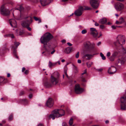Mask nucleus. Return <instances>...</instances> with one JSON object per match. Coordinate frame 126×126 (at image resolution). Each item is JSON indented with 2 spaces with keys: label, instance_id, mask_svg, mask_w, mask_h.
Segmentation results:
<instances>
[{
  "label": "nucleus",
  "instance_id": "ea45409f",
  "mask_svg": "<svg viewBox=\"0 0 126 126\" xmlns=\"http://www.w3.org/2000/svg\"><path fill=\"white\" fill-rule=\"evenodd\" d=\"M13 115H10L9 117V119L10 120H11L13 119Z\"/></svg>",
  "mask_w": 126,
  "mask_h": 126
},
{
  "label": "nucleus",
  "instance_id": "f03ea898",
  "mask_svg": "<svg viewBox=\"0 0 126 126\" xmlns=\"http://www.w3.org/2000/svg\"><path fill=\"white\" fill-rule=\"evenodd\" d=\"M63 115V110L62 109H56L53 110L52 113L49 116V118H52L54 120L55 117L59 118L62 117Z\"/></svg>",
  "mask_w": 126,
  "mask_h": 126
},
{
  "label": "nucleus",
  "instance_id": "6e6d98bb",
  "mask_svg": "<svg viewBox=\"0 0 126 126\" xmlns=\"http://www.w3.org/2000/svg\"><path fill=\"white\" fill-rule=\"evenodd\" d=\"M78 62L79 63H81V61L80 60H78Z\"/></svg>",
  "mask_w": 126,
  "mask_h": 126
},
{
  "label": "nucleus",
  "instance_id": "8fccbe9b",
  "mask_svg": "<svg viewBox=\"0 0 126 126\" xmlns=\"http://www.w3.org/2000/svg\"><path fill=\"white\" fill-rule=\"evenodd\" d=\"M103 70L102 68L99 69H97V71L99 72H101Z\"/></svg>",
  "mask_w": 126,
  "mask_h": 126
},
{
  "label": "nucleus",
  "instance_id": "79ce46f5",
  "mask_svg": "<svg viewBox=\"0 0 126 126\" xmlns=\"http://www.w3.org/2000/svg\"><path fill=\"white\" fill-rule=\"evenodd\" d=\"M79 52H78L76 54V57L78 58H79Z\"/></svg>",
  "mask_w": 126,
  "mask_h": 126
},
{
  "label": "nucleus",
  "instance_id": "bf43d9fd",
  "mask_svg": "<svg viewBox=\"0 0 126 126\" xmlns=\"http://www.w3.org/2000/svg\"><path fill=\"white\" fill-rule=\"evenodd\" d=\"M25 70V67H23L22 68V71L23 72Z\"/></svg>",
  "mask_w": 126,
  "mask_h": 126
},
{
  "label": "nucleus",
  "instance_id": "4c0bfd02",
  "mask_svg": "<svg viewBox=\"0 0 126 126\" xmlns=\"http://www.w3.org/2000/svg\"><path fill=\"white\" fill-rule=\"evenodd\" d=\"M87 72V69H86L84 70V71L83 72L82 74V75L81 76H83V75L84 74H85L86 76L87 75V74L86 73Z\"/></svg>",
  "mask_w": 126,
  "mask_h": 126
},
{
  "label": "nucleus",
  "instance_id": "49530a36",
  "mask_svg": "<svg viewBox=\"0 0 126 126\" xmlns=\"http://www.w3.org/2000/svg\"><path fill=\"white\" fill-rule=\"evenodd\" d=\"M29 71L28 70H26L25 71L24 73L25 74H27L29 73Z\"/></svg>",
  "mask_w": 126,
  "mask_h": 126
},
{
  "label": "nucleus",
  "instance_id": "9b49d317",
  "mask_svg": "<svg viewBox=\"0 0 126 126\" xmlns=\"http://www.w3.org/2000/svg\"><path fill=\"white\" fill-rule=\"evenodd\" d=\"M114 7L116 9L117 11H120L124 8V5L120 2H117L115 4Z\"/></svg>",
  "mask_w": 126,
  "mask_h": 126
},
{
  "label": "nucleus",
  "instance_id": "c03bdc74",
  "mask_svg": "<svg viewBox=\"0 0 126 126\" xmlns=\"http://www.w3.org/2000/svg\"><path fill=\"white\" fill-rule=\"evenodd\" d=\"M9 37H11L12 38H14V36L13 34H10Z\"/></svg>",
  "mask_w": 126,
  "mask_h": 126
},
{
  "label": "nucleus",
  "instance_id": "72a5a7b5",
  "mask_svg": "<svg viewBox=\"0 0 126 126\" xmlns=\"http://www.w3.org/2000/svg\"><path fill=\"white\" fill-rule=\"evenodd\" d=\"M115 58L114 57H112V55L109 58V59L110 61H113L114 60Z\"/></svg>",
  "mask_w": 126,
  "mask_h": 126
},
{
  "label": "nucleus",
  "instance_id": "052dcab7",
  "mask_svg": "<svg viewBox=\"0 0 126 126\" xmlns=\"http://www.w3.org/2000/svg\"><path fill=\"white\" fill-rule=\"evenodd\" d=\"M123 50L124 53H126V49H123Z\"/></svg>",
  "mask_w": 126,
  "mask_h": 126
},
{
  "label": "nucleus",
  "instance_id": "9d476101",
  "mask_svg": "<svg viewBox=\"0 0 126 126\" xmlns=\"http://www.w3.org/2000/svg\"><path fill=\"white\" fill-rule=\"evenodd\" d=\"M90 3L91 6L94 9L97 8L99 4L98 0H90Z\"/></svg>",
  "mask_w": 126,
  "mask_h": 126
},
{
  "label": "nucleus",
  "instance_id": "7c9ffc66",
  "mask_svg": "<svg viewBox=\"0 0 126 126\" xmlns=\"http://www.w3.org/2000/svg\"><path fill=\"white\" fill-rule=\"evenodd\" d=\"M22 103L25 104H26L28 103V101L26 99H22Z\"/></svg>",
  "mask_w": 126,
  "mask_h": 126
},
{
  "label": "nucleus",
  "instance_id": "4468645a",
  "mask_svg": "<svg viewBox=\"0 0 126 126\" xmlns=\"http://www.w3.org/2000/svg\"><path fill=\"white\" fill-rule=\"evenodd\" d=\"M54 104L53 100L51 98H49L48 99L46 103V105L49 107H52Z\"/></svg>",
  "mask_w": 126,
  "mask_h": 126
},
{
  "label": "nucleus",
  "instance_id": "13d9d810",
  "mask_svg": "<svg viewBox=\"0 0 126 126\" xmlns=\"http://www.w3.org/2000/svg\"><path fill=\"white\" fill-rule=\"evenodd\" d=\"M32 94H30L29 95V98H31L32 97Z\"/></svg>",
  "mask_w": 126,
  "mask_h": 126
},
{
  "label": "nucleus",
  "instance_id": "58836bf2",
  "mask_svg": "<svg viewBox=\"0 0 126 126\" xmlns=\"http://www.w3.org/2000/svg\"><path fill=\"white\" fill-rule=\"evenodd\" d=\"M111 54L110 53V52H108L107 54H106V56L108 57L109 58V57L110 56Z\"/></svg>",
  "mask_w": 126,
  "mask_h": 126
},
{
  "label": "nucleus",
  "instance_id": "f704fd0d",
  "mask_svg": "<svg viewBox=\"0 0 126 126\" xmlns=\"http://www.w3.org/2000/svg\"><path fill=\"white\" fill-rule=\"evenodd\" d=\"M119 21H120V22H121V23L123 22H124L123 18L122 17H121V18H120L119 20Z\"/></svg>",
  "mask_w": 126,
  "mask_h": 126
},
{
  "label": "nucleus",
  "instance_id": "f8f14e48",
  "mask_svg": "<svg viewBox=\"0 0 126 126\" xmlns=\"http://www.w3.org/2000/svg\"><path fill=\"white\" fill-rule=\"evenodd\" d=\"M82 8V6H79L78 9L75 12L74 14L76 16H80L82 15L83 11Z\"/></svg>",
  "mask_w": 126,
  "mask_h": 126
},
{
  "label": "nucleus",
  "instance_id": "393cba45",
  "mask_svg": "<svg viewBox=\"0 0 126 126\" xmlns=\"http://www.w3.org/2000/svg\"><path fill=\"white\" fill-rule=\"evenodd\" d=\"M125 61V60L124 59H119L117 60V63H120L121 64H123Z\"/></svg>",
  "mask_w": 126,
  "mask_h": 126
},
{
  "label": "nucleus",
  "instance_id": "37998d69",
  "mask_svg": "<svg viewBox=\"0 0 126 126\" xmlns=\"http://www.w3.org/2000/svg\"><path fill=\"white\" fill-rule=\"evenodd\" d=\"M100 28L102 29H103L104 28V25H100Z\"/></svg>",
  "mask_w": 126,
  "mask_h": 126
},
{
  "label": "nucleus",
  "instance_id": "f257e3e1",
  "mask_svg": "<svg viewBox=\"0 0 126 126\" xmlns=\"http://www.w3.org/2000/svg\"><path fill=\"white\" fill-rule=\"evenodd\" d=\"M53 38V36L49 32L45 33L41 38L40 41L41 43L43 44L44 47L48 51H50L47 49L46 46L47 43Z\"/></svg>",
  "mask_w": 126,
  "mask_h": 126
},
{
  "label": "nucleus",
  "instance_id": "c9c22d12",
  "mask_svg": "<svg viewBox=\"0 0 126 126\" xmlns=\"http://www.w3.org/2000/svg\"><path fill=\"white\" fill-rule=\"evenodd\" d=\"M87 32V31L86 30L84 29L82 30L81 31V33L82 34H84Z\"/></svg>",
  "mask_w": 126,
  "mask_h": 126
},
{
  "label": "nucleus",
  "instance_id": "0e129e2a",
  "mask_svg": "<svg viewBox=\"0 0 126 126\" xmlns=\"http://www.w3.org/2000/svg\"><path fill=\"white\" fill-rule=\"evenodd\" d=\"M10 75L9 73L7 74V77H10Z\"/></svg>",
  "mask_w": 126,
  "mask_h": 126
},
{
  "label": "nucleus",
  "instance_id": "680f3d73",
  "mask_svg": "<svg viewBox=\"0 0 126 126\" xmlns=\"http://www.w3.org/2000/svg\"><path fill=\"white\" fill-rule=\"evenodd\" d=\"M37 126H44L42 124H39Z\"/></svg>",
  "mask_w": 126,
  "mask_h": 126
},
{
  "label": "nucleus",
  "instance_id": "b1692460",
  "mask_svg": "<svg viewBox=\"0 0 126 126\" xmlns=\"http://www.w3.org/2000/svg\"><path fill=\"white\" fill-rule=\"evenodd\" d=\"M83 8V11L84 10H90L92 9V8L88 6H82Z\"/></svg>",
  "mask_w": 126,
  "mask_h": 126
},
{
  "label": "nucleus",
  "instance_id": "09e8293b",
  "mask_svg": "<svg viewBox=\"0 0 126 126\" xmlns=\"http://www.w3.org/2000/svg\"><path fill=\"white\" fill-rule=\"evenodd\" d=\"M94 25L95 26H98L99 24L97 23L96 22H95V23L94 24Z\"/></svg>",
  "mask_w": 126,
  "mask_h": 126
},
{
  "label": "nucleus",
  "instance_id": "c756f323",
  "mask_svg": "<svg viewBox=\"0 0 126 126\" xmlns=\"http://www.w3.org/2000/svg\"><path fill=\"white\" fill-rule=\"evenodd\" d=\"M100 55L103 60H105L106 59L105 57L104 56V55L102 53H100Z\"/></svg>",
  "mask_w": 126,
  "mask_h": 126
},
{
  "label": "nucleus",
  "instance_id": "338daca9",
  "mask_svg": "<svg viewBox=\"0 0 126 126\" xmlns=\"http://www.w3.org/2000/svg\"><path fill=\"white\" fill-rule=\"evenodd\" d=\"M57 63H58L59 64H60V61H58L57 62Z\"/></svg>",
  "mask_w": 126,
  "mask_h": 126
},
{
  "label": "nucleus",
  "instance_id": "39448f33",
  "mask_svg": "<svg viewBox=\"0 0 126 126\" xmlns=\"http://www.w3.org/2000/svg\"><path fill=\"white\" fill-rule=\"evenodd\" d=\"M84 46L88 48L90 53H93L95 52V45L94 43L91 44L89 42L87 41L84 43Z\"/></svg>",
  "mask_w": 126,
  "mask_h": 126
},
{
  "label": "nucleus",
  "instance_id": "e433bc0d",
  "mask_svg": "<svg viewBox=\"0 0 126 126\" xmlns=\"http://www.w3.org/2000/svg\"><path fill=\"white\" fill-rule=\"evenodd\" d=\"M117 53L116 52H115L112 54V57H114L115 58V57L117 56Z\"/></svg>",
  "mask_w": 126,
  "mask_h": 126
},
{
  "label": "nucleus",
  "instance_id": "20e7f679",
  "mask_svg": "<svg viewBox=\"0 0 126 126\" xmlns=\"http://www.w3.org/2000/svg\"><path fill=\"white\" fill-rule=\"evenodd\" d=\"M26 20L22 23V26L24 27H26L28 30L29 31L31 30V28L29 27L30 24L32 22V17L28 16L25 17Z\"/></svg>",
  "mask_w": 126,
  "mask_h": 126
},
{
  "label": "nucleus",
  "instance_id": "603ef678",
  "mask_svg": "<svg viewBox=\"0 0 126 126\" xmlns=\"http://www.w3.org/2000/svg\"><path fill=\"white\" fill-rule=\"evenodd\" d=\"M24 92L23 91L21 92L20 94V95H22L23 94H24Z\"/></svg>",
  "mask_w": 126,
  "mask_h": 126
},
{
  "label": "nucleus",
  "instance_id": "a19ab883",
  "mask_svg": "<svg viewBox=\"0 0 126 126\" xmlns=\"http://www.w3.org/2000/svg\"><path fill=\"white\" fill-rule=\"evenodd\" d=\"M116 27H120V26H114V25H112V26H111V28L113 29H115L116 28Z\"/></svg>",
  "mask_w": 126,
  "mask_h": 126
},
{
  "label": "nucleus",
  "instance_id": "4d7b16f0",
  "mask_svg": "<svg viewBox=\"0 0 126 126\" xmlns=\"http://www.w3.org/2000/svg\"><path fill=\"white\" fill-rule=\"evenodd\" d=\"M55 52V50H53L52 52H51V54H53Z\"/></svg>",
  "mask_w": 126,
  "mask_h": 126
},
{
  "label": "nucleus",
  "instance_id": "f3484780",
  "mask_svg": "<svg viewBox=\"0 0 126 126\" xmlns=\"http://www.w3.org/2000/svg\"><path fill=\"white\" fill-rule=\"evenodd\" d=\"M9 23L11 26L13 28H16L17 23L16 21L14 19H11L9 20Z\"/></svg>",
  "mask_w": 126,
  "mask_h": 126
},
{
  "label": "nucleus",
  "instance_id": "bb28decb",
  "mask_svg": "<svg viewBox=\"0 0 126 126\" xmlns=\"http://www.w3.org/2000/svg\"><path fill=\"white\" fill-rule=\"evenodd\" d=\"M16 32L17 33L16 35L17 36L21 35L23 33V32L22 31L18 32L17 30H16Z\"/></svg>",
  "mask_w": 126,
  "mask_h": 126
},
{
  "label": "nucleus",
  "instance_id": "cd10ccee",
  "mask_svg": "<svg viewBox=\"0 0 126 126\" xmlns=\"http://www.w3.org/2000/svg\"><path fill=\"white\" fill-rule=\"evenodd\" d=\"M67 67L66 65L64 67V73H65V75L66 76V77L68 78V75L67 73Z\"/></svg>",
  "mask_w": 126,
  "mask_h": 126
},
{
  "label": "nucleus",
  "instance_id": "7ed1b4c3",
  "mask_svg": "<svg viewBox=\"0 0 126 126\" xmlns=\"http://www.w3.org/2000/svg\"><path fill=\"white\" fill-rule=\"evenodd\" d=\"M60 74L57 72H55L52 74L51 76L50 82L52 84L56 85L59 82Z\"/></svg>",
  "mask_w": 126,
  "mask_h": 126
},
{
  "label": "nucleus",
  "instance_id": "a878e982",
  "mask_svg": "<svg viewBox=\"0 0 126 126\" xmlns=\"http://www.w3.org/2000/svg\"><path fill=\"white\" fill-rule=\"evenodd\" d=\"M86 64L87 67L88 68H90L93 64V63L92 62H89L86 63Z\"/></svg>",
  "mask_w": 126,
  "mask_h": 126
},
{
  "label": "nucleus",
  "instance_id": "aec40b11",
  "mask_svg": "<svg viewBox=\"0 0 126 126\" xmlns=\"http://www.w3.org/2000/svg\"><path fill=\"white\" fill-rule=\"evenodd\" d=\"M44 85L47 88H49L52 86L53 85L50 82L46 81L44 84Z\"/></svg>",
  "mask_w": 126,
  "mask_h": 126
},
{
  "label": "nucleus",
  "instance_id": "69168bd1",
  "mask_svg": "<svg viewBox=\"0 0 126 126\" xmlns=\"http://www.w3.org/2000/svg\"><path fill=\"white\" fill-rule=\"evenodd\" d=\"M105 123L106 124L108 123L109 122V121L108 120H106L105 122Z\"/></svg>",
  "mask_w": 126,
  "mask_h": 126
},
{
  "label": "nucleus",
  "instance_id": "2eb2a0df",
  "mask_svg": "<svg viewBox=\"0 0 126 126\" xmlns=\"http://www.w3.org/2000/svg\"><path fill=\"white\" fill-rule=\"evenodd\" d=\"M20 44V43L19 42H17L16 41L14 42V45L15 46H16V47H15L14 46H13L12 47V49H14L13 51V53L14 55L16 56V58H18V57L17 56L16 52V49L17 48V47Z\"/></svg>",
  "mask_w": 126,
  "mask_h": 126
},
{
  "label": "nucleus",
  "instance_id": "dca6fc26",
  "mask_svg": "<svg viewBox=\"0 0 126 126\" xmlns=\"http://www.w3.org/2000/svg\"><path fill=\"white\" fill-rule=\"evenodd\" d=\"M116 71V68L113 66H112L109 68L108 72L109 74L112 75Z\"/></svg>",
  "mask_w": 126,
  "mask_h": 126
},
{
  "label": "nucleus",
  "instance_id": "e2e57ef3",
  "mask_svg": "<svg viewBox=\"0 0 126 126\" xmlns=\"http://www.w3.org/2000/svg\"><path fill=\"white\" fill-rule=\"evenodd\" d=\"M38 20V21L39 23H41V20L39 18Z\"/></svg>",
  "mask_w": 126,
  "mask_h": 126
},
{
  "label": "nucleus",
  "instance_id": "c85d7f7f",
  "mask_svg": "<svg viewBox=\"0 0 126 126\" xmlns=\"http://www.w3.org/2000/svg\"><path fill=\"white\" fill-rule=\"evenodd\" d=\"M81 78L82 81L83 82H86V80H85V77L84 76H81Z\"/></svg>",
  "mask_w": 126,
  "mask_h": 126
},
{
  "label": "nucleus",
  "instance_id": "de8ad7c7",
  "mask_svg": "<svg viewBox=\"0 0 126 126\" xmlns=\"http://www.w3.org/2000/svg\"><path fill=\"white\" fill-rule=\"evenodd\" d=\"M116 24H121V22H120L119 21H116Z\"/></svg>",
  "mask_w": 126,
  "mask_h": 126
},
{
  "label": "nucleus",
  "instance_id": "5701e85b",
  "mask_svg": "<svg viewBox=\"0 0 126 126\" xmlns=\"http://www.w3.org/2000/svg\"><path fill=\"white\" fill-rule=\"evenodd\" d=\"M72 49L71 47H68L66 48L65 50V52L66 53H70Z\"/></svg>",
  "mask_w": 126,
  "mask_h": 126
},
{
  "label": "nucleus",
  "instance_id": "1a4fd4ad",
  "mask_svg": "<svg viewBox=\"0 0 126 126\" xmlns=\"http://www.w3.org/2000/svg\"><path fill=\"white\" fill-rule=\"evenodd\" d=\"M84 89L80 87V85L79 84L75 85V93L77 94H80L84 91Z\"/></svg>",
  "mask_w": 126,
  "mask_h": 126
},
{
  "label": "nucleus",
  "instance_id": "423d86ee",
  "mask_svg": "<svg viewBox=\"0 0 126 126\" xmlns=\"http://www.w3.org/2000/svg\"><path fill=\"white\" fill-rule=\"evenodd\" d=\"M117 39V41L114 43L116 46H117L119 44L122 45L125 43V40L124 36L119 35L118 36Z\"/></svg>",
  "mask_w": 126,
  "mask_h": 126
},
{
  "label": "nucleus",
  "instance_id": "5fc2aeb1",
  "mask_svg": "<svg viewBox=\"0 0 126 126\" xmlns=\"http://www.w3.org/2000/svg\"><path fill=\"white\" fill-rule=\"evenodd\" d=\"M67 44L69 46H71L72 45L70 43L68 42L67 43Z\"/></svg>",
  "mask_w": 126,
  "mask_h": 126
},
{
  "label": "nucleus",
  "instance_id": "4be33fe9",
  "mask_svg": "<svg viewBox=\"0 0 126 126\" xmlns=\"http://www.w3.org/2000/svg\"><path fill=\"white\" fill-rule=\"evenodd\" d=\"M107 20L106 18H103L101 19L99 21V23L101 24H105L107 22Z\"/></svg>",
  "mask_w": 126,
  "mask_h": 126
},
{
  "label": "nucleus",
  "instance_id": "ddd939ff",
  "mask_svg": "<svg viewBox=\"0 0 126 126\" xmlns=\"http://www.w3.org/2000/svg\"><path fill=\"white\" fill-rule=\"evenodd\" d=\"M90 30L91 34L94 37H96L98 32L96 29L94 28H91Z\"/></svg>",
  "mask_w": 126,
  "mask_h": 126
},
{
  "label": "nucleus",
  "instance_id": "6ab92c4d",
  "mask_svg": "<svg viewBox=\"0 0 126 126\" xmlns=\"http://www.w3.org/2000/svg\"><path fill=\"white\" fill-rule=\"evenodd\" d=\"M94 55V54H86L84 55L82 58L84 59H86L87 60H89L93 57Z\"/></svg>",
  "mask_w": 126,
  "mask_h": 126
},
{
  "label": "nucleus",
  "instance_id": "a18cd8bd",
  "mask_svg": "<svg viewBox=\"0 0 126 126\" xmlns=\"http://www.w3.org/2000/svg\"><path fill=\"white\" fill-rule=\"evenodd\" d=\"M10 36V34H6L4 35V37L5 38H6L8 37H9Z\"/></svg>",
  "mask_w": 126,
  "mask_h": 126
},
{
  "label": "nucleus",
  "instance_id": "2f4dec72",
  "mask_svg": "<svg viewBox=\"0 0 126 126\" xmlns=\"http://www.w3.org/2000/svg\"><path fill=\"white\" fill-rule=\"evenodd\" d=\"M23 7L21 6H19V8H17L16 9L17 10H18L20 12L22 11L23 10Z\"/></svg>",
  "mask_w": 126,
  "mask_h": 126
},
{
  "label": "nucleus",
  "instance_id": "6e6552de",
  "mask_svg": "<svg viewBox=\"0 0 126 126\" xmlns=\"http://www.w3.org/2000/svg\"><path fill=\"white\" fill-rule=\"evenodd\" d=\"M0 13L1 14L5 16H7L9 15L10 12L4 7V5H2L0 8Z\"/></svg>",
  "mask_w": 126,
  "mask_h": 126
},
{
  "label": "nucleus",
  "instance_id": "0eeeda50",
  "mask_svg": "<svg viewBox=\"0 0 126 126\" xmlns=\"http://www.w3.org/2000/svg\"><path fill=\"white\" fill-rule=\"evenodd\" d=\"M120 101L121 103V109L122 110H125L126 109L125 104L126 103V95H124L121 97Z\"/></svg>",
  "mask_w": 126,
  "mask_h": 126
},
{
  "label": "nucleus",
  "instance_id": "473e14b6",
  "mask_svg": "<svg viewBox=\"0 0 126 126\" xmlns=\"http://www.w3.org/2000/svg\"><path fill=\"white\" fill-rule=\"evenodd\" d=\"M73 118H72L70 119L69 121V123L70 125H72L73 124Z\"/></svg>",
  "mask_w": 126,
  "mask_h": 126
},
{
  "label": "nucleus",
  "instance_id": "412c9836",
  "mask_svg": "<svg viewBox=\"0 0 126 126\" xmlns=\"http://www.w3.org/2000/svg\"><path fill=\"white\" fill-rule=\"evenodd\" d=\"M57 64V62L52 63L50 61H49L48 63V66L49 68H51L53 66L56 65Z\"/></svg>",
  "mask_w": 126,
  "mask_h": 126
},
{
  "label": "nucleus",
  "instance_id": "3c124183",
  "mask_svg": "<svg viewBox=\"0 0 126 126\" xmlns=\"http://www.w3.org/2000/svg\"><path fill=\"white\" fill-rule=\"evenodd\" d=\"M34 18L35 20L36 21H38L39 19L37 17H34Z\"/></svg>",
  "mask_w": 126,
  "mask_h": 126
},
{
  "label": "nucleus",
  "instance_id": "a211bd4d",
  "mask_svg": "<svg viewBox=\"0 0 126 126\" xmlns=\"http://www.w3.org/2000/svg\"><path fill=\"white\" fill-rule=\"evenodd\" d=\"M52 0H40L41 3L43 6H44L49 4Z\"/></svg>",
  "mask_w": 126,
  "mask_h": 126
},
{
  "label": "nucleus",
  "instance_id": "864d4df0",
  "mask_svg": "<svg viewBox=\"0 0 126 126\" xmlns=\"http://www.w3.org/2000/svg\"><path fill=\"white\" fill-rule=\"evenodd\" d=\"M101 44V42H99L97 44V45L98 46H99Z\"/></svg>",
  "mask_w": 126,
  "mask_h": 126
},
{
  "label": "nucleus",
  "instance_id": "774afa93",
  "mask_svg": "<svg viewBox=\"0 0 126 126\" xmlns=\"http://www.w3.org/2000/svg\"><path fill=\"white\" fill-rule=\"evenodd\" d=\"M115 15L117 16H118V15L117 14H115Z\"/></svg>",
  "mask_w": 126,
  "mask_h": 126
}]
</instances>
